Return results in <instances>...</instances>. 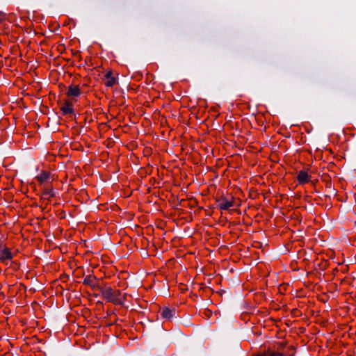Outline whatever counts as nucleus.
Returning <instances> with one entry per match:
<instances>
[{"label":"nucleus","mask_w":356,"mask_h":356,"mask_svg":"<svg viewBox=\"0 0 356 356\" xmlns=\"http://www.w3.org/2000/svg\"><path fill=\"white\" fill-rule=\"evenodd\" d=\"M103 298L107 302H111L116 305H122V302L120 299L121 292L120 290H114L110 286H106L105 284H102L101 289L99 291Z\"/></svg>","instance_id":"nucleus-1"},{"label":"nucleus","mask_w":356,"mask_h":356,"mask_svg":"<svg viewBox=\"0 0 356 356\" xmlns=\"http://www.w3.org/2000/svg\"><path fill=\"white\" fill-rule=\"evenodd\" d=\"M83 283L85 285L90 286L95 291H98L99 289H101V286L102 285L93 275H87Z\"/></svg>","instance_id":"nucleus-2"},{"label":"nucleus","mask_w":356,"mask_h":356,"mask_svg":"<svg viewBox=\"0 0 356 356\" xmlns=\"http://www.w3.org/2000/svg\"><path fill=\"white\" fill-rule=\"evenodd\" d=\"M13 257V254L7 247H4L2 251H0V261L3 263L7 264V261L11 260Z\"/></svg>","instance_id":"nucleus-3"},{"label":"nucleus","mask_w":356,"mask_h":356,"mask_svg":"<svg viewBox=\"0 0 356 356\" xmlns=\"http://www.w3.org/2000/svg\"><path fill=\"white\" fill-rule=\"evenodd\" d=\"M72 103L70 101H65L60 106V111L63 115H74V109L72 108Z\"/></svg>","instance_id":"nucleus-4"},{"label":"nucleus","mask_w":356,"mask_h":356,"mask_svg":"<svg viewBox=\"0 0 356 356\" xmlns=\"http://www.w3.org/2000/svg\"><path fill=\"white\" fill-rule=\"evenodd\" d=\"M216 202H219L218 207L221 210H227L233 206V202L228 201L223 197H220L216 200Z\"/></svg>","instance_id":"nucleus-5"},{"label":"nucleus","mask_w":356,"mask_h":356,"mask_svg":"<svg viewBox=\"0 0 356 356\" xmlns=\"http://www.w3.org/2000/svg\"><path fill=\"white\" fill-rule=\"evenodd\" d=\"M80 88L79 86L70 85L68 87L67 95L68 97H78L80 95Z\"/></svg>","instance_id":"nucleus-6"},{"label":"nucleus","mask_w":356,"mask_h":356,"mask_svg":"<svg viewBox=\"0 0 356 356\" xmlns=\"http://www.w3.org/2000/svg\"><path fill=\"white\" fill-rule=\"evenodd\" d=\"M296 179L300 184H304L309 182V176L308 175L307 172L301 170L298 172Z\"/></svg>","instance_id":"nucleus-7"},{"label":"nucleus","mask_w":356,"mask_h":356,"mask_svg":"<svg viewBox=\"0 0 356 356\" xmlns=\"http://www.w3.org/2000/svg\"><path fill=\"white\" fill-rule=\"evenodd\" d=\"M175 313V309H170L168 307H164L161 312V316L163 318L170 319L174 316Z\"/></svg>","instance_id":"nucleus-8"},{"label":"nucleus","mask_w":356,"mask_h":356,"mask_svg":"<svg viewBox=\"0 0 356 356\" xmlns=\"http://www.w3.org/2000/svg\"><path fill=\"white\" fill-rule=\"evenodd\" d=\"M105 78L107 79L106 82L105 83L106 86L111 87L116 82V79L115 77L112 76V72L111 71L106 72Z\"/></svg>","instance_id":"nucleus-9"},{"label":"nucleus","mask_w":356,"mask_h":356,"mask_svg":"<svg viewBox=\"0 0 356 356\" xmlns=\"http://www.w3.org/2000/svg\"><path fill=\"white\" fill-rule=\"evenodd\" d=\"M49 178V172L47 171H42L40 175L35 177V179L40 182V184L44 183Z\"/></svg>","instance_id":"nucleus-10"},{"label":"nucleus","mask_w":356,"mask_h":356,"mask_svg":"<svg viewBox=\"0 0 356 356\" xmlns=\"http://www.w3.org/2000/svg\"><path fill=\"white\" fill-rule=\"evenodd\" d=\"M15 20H16L15 15H6L5 13H0V22H2L3 21L13 22Z\"/></svg>","instance_id":"nucleus-11"},{"label":"nucleus","mask_w":356,"mask_h":356,"mask_svg":"<svg viewBox=\"0 0 356 356\" xmlns=\"http://www.w3.org/2000/svg\"><path fill=\"white\" fill-rule=\"evenodd\" d=\"M54 193L52 192V188H45L43 191L42 198L44 200H49V197H54Z\"/></svg>","instance_id":"nucleus-12"},{"label":"nucleus","mask_w":356,"mask_h":356,"mask_svg":"<svg viewBox=\"0 0 356 356\" xmlns=\"http://www.w3.org/2000/svg\"><path fill=\"white\" fill-rule=\"evenodd\" d=\"M49 33L55 32L59 28V24H47Z\"/></svg>","instance_id":"nucleus-13"},{"label":"nucleus","mask_w":356,"mask_h":356,"mask_svg":"<svg viewBox=\"0 0 356 356\" xmlns=\"http://www.w3.org/2000/svg\"><path fill=\"white\" fill-rule=\"evenodd\" d=\"M211 311L209 310V309H206L205 312H204V314L208 317L209 318L211 316Z\"/></svg>","instance_id":"nucleus-14"},{"label":"nucleus","mask_w":356,"mask_h":356,"mask_svg":"<svg viewBox=\"0 0 356 356\" xmlns=\"http://www.w3.org/2000/svg\"><path fill=\"white\" fill-rule=\"evenodd\" d=\"M25 30L27 33H30L33 31L31 27L25 28Z\"/></svg>","instance_id":"nucleus-15"},{"label":"nucleus","mask_w":356,"mask_h":356,"mask_svg":"<svg viewBox=\"0 0 356 356\" xmlns=\"http://www.w3.org/2000/svg\"><path fill=\"white\" fill-rule=\"evenodd\" d=\"M33 31L35 35L40 33L36 29H34Z\"/></svg>","instance_id":"nucleus-16"},{"label":"nucleus","mask_w":356,"mask_h":356,"mask_svg":"<svg viewBox=\"0 0 356 356\" xmlns=\"http://www.w3.org/2000/svg\"><path fill=\"white\" fill-rule=\"evenodd\" d=\"M43 35H47V31L42 33Z\"/></svg>","instance_id":"nucleus-17"},{"label":"nucleus","mask_w":356,"mask_h":356,"mask_svg":"<svg viewBox=\"0 0 356 356\" xmlns=\"http://www.w3.org/2000/svg\"><path fill=\"white\" fill-rule=\"evenodd\" d=\"M19 28H21V29H24V27H23V26H19Z\"/></svg>","instance_id":"nucleus-18"}]
</instances>
